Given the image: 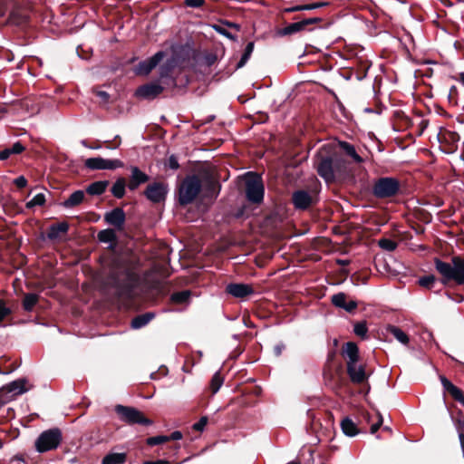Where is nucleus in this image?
<instances>
[{
	"label": "nucleus",
	"instance_id": "obj_1",
	"mask_svg": "<svg viewBox=\"0 0 464 464\" xmlns=\"http://www.w3.org/2000/svg\"><path fill=\"white\" fill-rule=\"evenodd\" d=\"M221 190L218 178L208 170L187 174L175 187L176 203H204L215 200Z\"/></svg>",
	"mask_w": 464,
	"mask_h": 464
},
{
	"label": "nucleus",
	"instance_id": "obj_2",
	"mask_svg": "<svg viewBox=\"0 0 464 464\" xmlns=\"http://www.w3.org/2000/svg\"><path fill=\"white\" fill-rule=\"evenodd\" d=\"M318 175L326 183L345 181L352 177V161L347 160L336 147L326 144L320 148L314 159Z\"/></svg>",
	"mask_w": 464,
	"mask_h": 464
},
{
	"label": "nucleus",
	"instance_id": "obj_3",
	"mask_svg": "<svg viewBox=\"0 0 464 464\" xmlns=\"http://www.w3.org/2000/svg\"><path fill=\"white\" fill-rule=\"evenodd\" d=\"M452 263L441 261L439 258L434 260L436 270L441 276V282L447 284L454 281L458 285L464 284V258L454 256Z\"/></svg>",
	"mask_w": 464,
	"mask_h": 464
},
{
	"label": "nucleus",
	"instance_id": "obj_4",
	"mask_svg": "<svg viewBox=\"0 0 464 464\" xmlns=\"http://www.w3.org/2000/svg\"><path fill=\"white\" fill-rule=\"evenodd\" d=\"M404 183L394 177L378 178L372 186V194L379 199H385L402 195L405 192Z\"/></svg>",
	"mask_w": 464,
	"mask_h": 464
},
{
	"label": "nucleus",
	"instance_id": "obj_5",
	"mask_svg": "<svg viewBox=\"0 0 464 464\" xmlns=\"http://www.w3.org/2000/svg\"><path fill=\"white\" fill-rule=\"evenodd\" d=\"M244 194L248 203H263L265 185L261 174L248 171L243 176Z\"/></svg>",
	"mask_w": 464,
	"mask_h": 464
},
{
	"label": "nucleus",
	"instance_id": "obj_6",
	"mask_svg": "<svg viewBox=\"0 0 464 464\" xmlns=\"http://www.w3.org/2000/svg\"><path fill=\"white\" fill-rule=\"evenodd\" d=\"M115 412L121 421L129 425L140 424L149 426L152 424V420L146 418L140 411L133 407L118 404L115 406Z\"/></svg>",
	"mask_w": 464,
	"mask_h": 464
},
{
	"label": "nucleus",
	"instance_id": "obj_7",
	"mask_svg": "<svg viewBox=\"0 0 464 464\" xmlns=\"http://www.w3.org/2000/svg\"><path fill=\"white\" fill-rule=\"evenodd\" d=\"M62 440V432L59 429H51L40 434L35 441L38 452H45L56 449Z\"/></svg>",
	"mask_w": 464,
	"mask_h": 464
},
{
	"label": "nucleus",
	"instance_id": "obj_8",
	"mask_svg": "<svg viewBox=\"0 0 464 464\" xmlns=\"http://www.w3.org/2000/svg\"><path fill=\"white\" fill-rule=\"evenodd\" d=\"M32 388L28 385L26 379H17L3 386L0 389V400L2 403L13 401L16 396L21 395Z\"/></svg>",
	"mask_w": 464,
	"mask_h": 464
},
{
	"label": "nucleus",
	"instance_id": "obj_9",
	"mask_svg": "<svg viewBox=\"0 0 464 464\" xmlns=\"http://www.w3.org/2000/svg\"><path fill=\"white\" fill-rule=\"evenodd\" d=\"M169 191V188L168 182L164 180H155L147 185L142 194L151 203H164Z\"/></svg>",
	"mask_w": 464,
	"mask_h": 464
},
{
	"label": "nucleus",
	"instance_id": "obj_10",
	"mask_svg": "<svg viewBox=\"0 0 464 464\" xmlns=\"http://www.w3.org/2000/svg\"><path fill=\"white\" fill-rule=\"evenodd\" d=\"M163 92L161 83L158 80L150 81L140 85L135 90V97L142 100L152 101Z\"/></svg>",
	"mask_w": 464,
	"mask_h": 464
},
{
	"label": "nucleus",
	"instance_id": "obj_11",
	"mask_svg": "<svg viewBox=\"0 0 464 464\" xmlns=\"http://www.w3.org/2000/svg\"><path fill=\"white\" fill-rule=\"evenodd\" d=\"M320 22H322V18L319 17L305 18L295 23L288 24L286 26L277 29L276 34L279 36L293 35L302 31H305L309 25Z\"/></svg>",
	"mask_w": 464,
	"mask_h": 464
},
{
	"label": "nucleus",
	"instance_id": "obj_12",
	"mask_svg": "<svg viewBox=\"0 0 464 464\" xmlns=\"http://www.w3.org/2000/svg\"><path fill=\"white\" fill-rule=\"evenodd\" d=\"M84 167L90 170L116 169L123 167L120 160H107L102 157L89 158L84 161Z\"/></svg>",
	"mask_w": 464,
	"mask_h": 464
},
{
	"label": "nucleus",
	"instance_id": "obj_13",
	"mask_svg": "<svg viewBox=\"0 0 464 464\" xmlns=\"http://www.w3.org/2000/svg\"><path fill=\"white\" fill-rule=\"evenodd\" d=\"M165 53L163 51L157 52L151 57L141 61L135 68L137 75H148L164 58Z\"/></svg>",
	"mask_w": 464,
	"mask_h": 464
},
{
	"label": "nucleus",
	"instance_id": "obj_14",
	"mask_svg": "<svg viewBox=\"0 0 464 464\" xmlns=\"http://www.w3.org/2000/svg\"><path fill=\"white\" fill-rule=\"evenodd\" d=\"M130 176L129 178L128 188L130 190H136L140 185L150 181V177L145 172L141 171L137 166L130 168Z\"/></svg>",
	"mask_w": 464,
	"mask_h": 464
},
{
	"label": "nucleus",
	"instance_id": "obj_15",
	"mask_svg": "<svg viewBox=\"0 0 464 464\" xmlns=\"http://www.w3.org/2000/svg\"><path fill=\"white\" fill-rule=\"evenodd\" d=\"M171 68L169 65H162L160 68V77L158 80L161 83L164 91H173L177 89V82H175L174 76L170 74Z\"/></svg>",
	"mask_w": 464,
	"mask_h": 464
},
{
	"label": "nucleus",
	"instance_id": "obj_16",
	"mask_svg": "<svg viewBox=\"0 0 464 464\" xmlns=\"http://www.w3.org/2000/svg\"><path fill=\"white\" fill-rule=\"evenodd\" d=\"M68 229L66 222L53 224L48 228L46 237L52 241H61L67 235Z\"/></svg>",
	"mask_w": 464,
	"mask_h": 464
},
{
	"label": "nucleus",
	"instance_id": "obj_17",
	"mask_svg": "<svg viewBox=\"0 0 464 464\" xmlns=\"http://www.w3.org/2000/svg\"><path fill=\"white\" fill-rule=\"evenodd\" d=\"M226 291L237 298H243L254 294L252 285L247 284H229L227 285Z\"/></svg>",
	"mask_w": 464,
	"mask_h": 464
},
{
	"label": "nucleus",
	"instance_id": "obj_18",
	"mask_svg": "<svg viewBox=\"0 0 464 464\" xmlns=\"http://www.w3.org/2000/svg\"><path fill=\"white\" fill-rule=\"evenodd\" d=\"M347 373L353 383H362L366 380L364 367L358 362L347 364Z\"/></svg>",
	"mask_w": 464,
	"mask_h": 464
},
{
	"label": "nucleus",
	"instance_id": "obj_19",
	"mask_svg": "<svg viewBox=\"0 0 464 464\" xmlns=\"http://www.w3.org/2000/svg\"><path fill=\"white\" fill-rule=\"evenodd\" d=\"M29 22V15L24 14L22 8L14 5L8 16V23L14 25H24Z\"/></svg>",
	"mask_w": 464,
	"mask_h": 464
},
{
	"label": "nucleus",
	"instance_id": "obj_20",
	"mask_svg": "<svg viewBox=\"0 0 464 464\" xmlns=\"http://www.w3.org/2000/svg\"><path fill=\"white\" fill-rule=\"evenodd\" d=\"M105 220L108 224L120 229L124 224L125 213L121 208H116L105 215Z\"/></svg>",
	"mask_w": 464,
	"mask_h": 464
},
{
	"label": "nucleus",
	"instance_id": "obj_21",
	"mask_svg": "<svg viewBox=\"0 0 464 464\" xmlns=\"http://www.w3.org/2000/svg\"><path fill=\"white\" fill-rule=\"evenodd\" d=\"M440 382L443 388L453 397V399L464 405V392L444 376H440Z\"/></svg>",
	"mask_w": 464,
	"mask_h": 464
},
{
	"label": "nucleus",
	"instance_id": "obj_22",
	"mask_svg": "<svg viewBox=\"0 0 464 464\" xmlns=\"http://www.w3.org/2000/svg\"><path fill=\"white\" fill-rule=\"evenodd\" d=\"M343 355L346 358L347 364L358 362L359 349L357 344L353 342L346 343L343 348Z\"/></svg>",
	"mask_w": 464,
	"mask_h": 464
},
{
	"label": "nucleus",
	"instance_id": "obj_23",
	"mask_svg": "<svg viewBox=\"0 0 464 464\" xmlns=\"http://www.w3.org/2000/svg\"><path fill=\"white\" fill-rule=\"evenodd\" d=\"M337 150L345 157H350L354 162H362V158L356 152L353 145L347 141H340Z\"/></svg>",
	"mask_w": 464,
	"mask_h": 464
},
{
	"label": "nucleus",
	"instance_id": "obj_24",
	"mask_svg": "<svg viewBox=\"0 0 464 464\" xmlns=\"http://www.w3.org/2000/svg\"><path fill=\"white\" fill-rule=\"evenodd\" d=\"M25 150L26 147L21 141H16L11 147L0 150V160L4 161L12 156L22 154Z\"/></svg>",
	"mask_w": 464,
	"mask_h": 464
},
{
	"label": "nucleus",
	"instance_id": "obj_25",
	"mask_svg": "<svg viewBox=\"0 0 464 464\" xmlns=\"http://www.w3.org/2000/svg\"><path fill=\"white\" fill-rule=\"evenodd\" d=\"M394 129L401 131L411 126V120L402 111H396L393 114Z\"/></svg>",
	"mask_w": 464,
	"mask_h": 464
},
{
	"label": "nucleus",
	"instance_id": "obj_26",
	"mask_svg": "<svg viewBox=\"0 0 464 464\" xmlns=\"http://www.w3.org/2000/svg\"><path fill=\"white\" fill-rule=\"evenodd\" d=\"M327 5H328V3H325V2H316V3H313V4H307V5H297L295 6L284 8L283 13L290 14V13L305 11V10H314V9L321 8Z\"/></svg>",
	"mask_w": 464,
	"mask_h": 464
},
{
	"label": "nucleus",
	"instance_id": "obj_27",
	"mask_svg": "<svg viewBox=\"0 0 464 464\" xmlns=\"http://www.w3.org/2000/svg\"><path fill=\"white\" fill-rule=\"evenodd\" d=\"M109 184V180L94 181L86 188V192L90 195H102L105 192Z\"/></svg>",
	"mask_w": 464,
	"mask_h": 464
},
{
	"label": "nucleus",
	"instance_id": "obj_28",
	"mask_svg": "<svg viewBox=\"0 0 464 464\" xmlns=\"http://www.w3.org/2000/svg\"><path fill=\"white\" fill-rule=\"evenodd\" d=\"M128 187V183L125 179V178H119L112 185L111 188V194L116 198H122L125 195V188Z\"/></svg>",
	"mask_w": 464,
	"mask_h": 464
},
{
	"label": "nucleus",
	"instance_id": "obj_29",
	"mask_svg": "<svg viewBox=\"0 0 464 464\" xmlns=\"http://www.w3.org/2000/svg\"><path fill=\"white\" fill-rule=\"evenodd\" d=\"M341 428L343 432L349 437H353L359 433L356 424L349 417H345L341 421Z\"/></svg>",
	"mask_w": 464,
	"mask_h": 464
},
{
	"label": "nucleus",
	"instance_id": "obj_30",
	"mask_svg": "<svg viewBox=\"0 0 464 464\" xmlns=\"http://www.w3.org/2000/svg\"><path fill=\"white\" fill-rule=\"evenodd\" d=\"M388 334H392L399 343L406 345L409 343L408 335L399 327L388 325L386 328Z\"/></svg>",
	"mask_w": 464,
	"mask_h": 464
},
{
	"label": "nucleus",
	"instance_id": "obj_31",
	"mask_svg": "<svg viewBox=\"0 0 464 464\" xmlns=\"http://www.w3.org/2000/svg\"><path fill=\"white\" fill-rule=\"evenodd\" d=\"M153 317L154 314L152 313L138 315L131 320V327L133 329H140L145 326Z\"/></svg>",
	"mask_w": 464,
	"mask_h": 464
},
{
	"label": "nucleus",
	"instance_id": "obj_32",
	"mask_svg": "<svg viewBox=\"0 0 464 464\" xmlns=\"http://www.w3.org/2000/svg\"><path fill=\"white\" fill-rule=\"evenodd\" d=\"M292 203H313V198L306 190H296L293 194Z\"/></svg>",
	"mask_w": 464,
	"mask_h": 464
},
{
	"label": "nucleus",
	"instance_id": "obj_33",
	"mask_svg": "<svg viewBox=\"0 0 464 464\" xmlns=\"http://www.w3.org/2000/svg\"><path fill=\"white\" fill-rule=\"evenodd\" d=\"M39 296L36 294L29 293L26 294L23 300V307L25 311L30 312L33 310L34 305L37 304Z\"/></svg>",
	"mask_w": 464,
	"mask_h": 464
},
{
	"label": "nucleus",
	"instance_id": "obj_34",
	"mask_svg": "<svg viewBox=\"0 0 464 464\" xmlns=\"http://www.w3.org/2000/svg\"><path fill=\"white\" fill-rule=\"evenodd\" d=\"M254 46H255L254 42L247 43V44L245 48V51L240 58L239 62L237 64V69H239V68H242L243 66H245V64L247 63V61L249 60V58L254 51Z\"/></svg>",
	"mask_w": 464,
	"mask_h": 464
},
{
	"label": "nucleus",
	"instance_id": "obj_35",
	"mask_svg": "<svg viewBox=\"0 0 464 464\" xmlns=\"http://www.w3.org/2000/svg\"><path fill=\"white\" fill-rule=\"evenodd\" d=\"M125 459L126 456L124 453H112L104 457L102 464H121Z\"/></svg>",
	"mask_w": 464,
	"mask_h": 464
},
{
	"label": "nucleus",
	"instance_id": "obj_36",
	"mask_svg": "<svg viewBox=\"0 0 464 464\" xmlns=\"http://www.w3.org/2000/svg\"><path fill=\"white\" fill-rule=\"evenodd\" d=\"M191 295V292L188 290H184L180 292H177L171 295V301L176 304H185L187 303Z\"/></svg>",
	"mask_w": 464,
	"mask_h": 464
},
{
	"label": "nucleus",
	"instance_id": "obj_37",
	"mask_svg": "<svg viewBox=\"0 0 464 464\" xmlns=\"http://www.w3.org/2000/svg\"><path fill=\"white\" fill-rule=\"evenodd\" d=\"M98 239L103 243H111L116 240V234L113 229H104L98 233Z\"/></svg>",
	"mask_w": 464,
	"mask_h": 464
},
{
	"label": "nucleus",
	"instance_id": "obj_38",
	"mask_svg": "<svg viewBox=\"0 0 464 464\" xmlns=\"http://www.w3.org/2000/svg\"><path fill=\"white\" fill-rule=\"evenodd\" d=\"M442 139L446 142L450 143L451 146H455L457 148V143L459 141L460 137L455 131L446 130L442 134Z\"/></svg>",
	"mask_w": 464,
	"mask_h": 464
},
{
	"label": "nucleus",
	"instance_id": "obj_39",
	"mask_svg": "<svg viewBox=\"0 0 464 464\" xmlns=\"http://www.w3.org/2000/svg\"><path fill=\"white\" fill-rule=\"evenodd\" d=\"M174 79L177 82V89H185L190 82L188 75L182 72L174 76Z\"/></svg>",
	"mask_w": 464,
	"mask_h": 464
},
{
	"label": "nucleus",
	"instance_id": "obj_40",
	"mask_svg": "<svg viewBox=\"0 0 464 464\" xmlns=\"http://www.w3.org/2000/svg\"><path fill=\"white\" fill-rule=\"evenodd\" d=\"M84 199V192L82 190H76L72 192L62 203H82Z\"/></svg>",
	"mask_w": 464,
	"mask_h": 464
},
{
	"label": "nucleus",
	"instance_id": "obj_41",
	"mask_svg": "<svg viewBox=\"0 0 464 464\" xmlns=\"http://www.w3.org/2000/svg\"><path fill=\"white\" fill-rule=\"evenodd\" d=\"M223 384V378L219 372H215L211 379L210 388L213 393H216L218 392L220 387Z\"/></svg>",
	"mask_w": 464,
	"mask_h": 464
},
{
	"label": "nucleus",
	"instance_id": "obj_42",
	"mask_svg": "<svg viewBox=\"0 0 464 464\" xmlns=\"http://www.w3.org/2000/svg\"><path fill=\"white\" fill-rule=\"evenodd\" d=\"M378 245L381 248L387 251H393L397 247V243L389 238H382L379 240Z\"/></svg>",
	"mask_w": 464,
	"mask_h": 464
},
{
	"label": "nucleus",
	"instance_id": "obj_43",
	"mask_svg": "<svg viewBox=\"0 0 464 464\" xmlns=\"http://www.w3.org/2000/svg\"><path fill=\"white\" fill-rule=\"evenodd\" d=\"M418 282L420 286L430 289L433 287L436 282V277L432 275H430L420 277Z\"/></svg>",
	"mask_w": 464,
	"mask_h": 464
},
{
	"label": "nucleus",
	"instance_id": "obj_44",
	"mask_svg": "<svg viewBox=\"0 0 464 464\" xmlns=\"http://www.w3.org/2000/svg\"><path fill=\"white\" fill-rule=\"evenodd\" d=\"M332 303L336 306L340 308H344L346 304V296L343 293H338L336 295H334L332 296Z\"/></svg>",
	"mask_w": 464,
	"mask_h": 464
},
{
	"label": "nucleus",
	"instance_id": "obj_45",
	"mask_svg": "<svg viewBox=\"0 0 464 464\" xmlns=\"http://www.w3.org/2000/svg\"><path fill=\"white\" fill-rule=\"evenodd\" d=\"M353 332L356 335L365 338L368 332L366 324L364 322L357 323L354 325Z\"/></svg>",
	"mask_w": 464,
	"mask_h": 464
},
{
	"label": "nucleus",
	"instance_id": "obj_46",
	"mask_svg": "<svg viewBox=\"0 0 464 464\" xmlns=\"http://www.w3.org/2000/svg\"><path fill=\"white\" fill-rule=\"evenodd\" d=\"M169 440V438L168 436L160 435V436H155V437H150V438L147 439V444L150 446H155V445H159L161 443H165Z\"/></svg>",
	"mask_w": 464,
	"mask_h": 464
},
{
	"label": "nucleus",
	"instance_id": "obj_47",
	"mask_svg": "<svg viewBox=\"0 0 464 464\" xmlns=\"http://www.w3.org/2000/svg\"><path fill=\"white\" fill-rule=\"evenodd\" d=\"M46 194L47 195H51V193L49 191H46L45 192H37L34 195L33 198L29 201H27L26 203H46L47 201V198H46Z\"/></svg>",
	"mask_w": 464,
	"mask_h": 464
},
{
	"label": "nucleus",
	"instance_id": "obj_48",
	"mask_svg": "<svg viewBox=\"0 0 464 464\" xmlns=\"http://www.w3.org/2000/svg\"><path fill=\"white\" fill-rule=\"evenodd\" d=\"M93 93L100 99L101 104H107L110 102L111 95L107 92L94 89Z\"/></svg>",
	"mask_w": 464,
	"mask_h": 464
},
{
	"label": "nucleus",
	"instance_id": "obj_49",
	"mask_svg": "<svg viewBox=\"0 0 464 464\" xmlns=\"http://www.w3.org/2000/svg\"><path fill=\"white\" fill-rule=\"evenodd\" d=\"M165 166L173 170H177L180 167L179 164V161H178V158L174 154L170 155L168 158L167 162L165 163Z\"/></svg>",
	"mask_w": 464,
	"mask_h": 464
},
{
	"label": "nucleus",
	"instance_id": "obj_50",
	"mask_svg": "<svg viewBox=\"0 0 464 464\" xmlns=\"http://www.w3.org/2000/svg\"><path fill=\"white\" fill-rule=\"evenodd\" d=\"M208 419L207 416H203L199 419V420L193 424V430L197 431H203L205 427L207 426Z\"/></svg>",
	"mask_w": 464,
	"mask_h": 464
},
{
	"label": "nucleus",
	"instance_id": "obj_51",
	"mask_svg": "<svg viewBox=\"0 0 464 464\" xmlns=\"http://www.w3.org/2000/svg\"><path fill=\"white\" fill-rule=\"evenodd\" d=\"M456 429L459 432V441L461 440V437L464 438V416L459 418L457 420H456Z\"/></svg>",
	"mask_w": 464,
	"mask_h": 464
},
{
	"label": "nucleus",
	"instance_id": "obj_52",
	"mask_svg": "<svg viewBox=\"0 0 464 464\" xmlns=\"http://www.w3.org/2000/svg\"><path fill=\"white\" fill-rule=\"evenodd\" d=\"M205 3V0H184V5L192 8H200Z\"/></svg>",
	"mask_w": 464,
	"mask_h": 464
},
{
	"label": "nucleus",
	"instance_id": "obj_53",
	"mask_svg": "<svg viewBox=\"0 0 464 464\" xmlns=\"http://www.w3.org/2000/svg\"><path fill=\"white\" fill-rule=\"evenodd\" d=\"M10 308L5 305V303L3 300H0V324L8 314H10Z\"/></svg>",
	"mask_w": 464,
	"mask_h": 464
},
{
	"label": "nucleus",
	"instance_id": "obj_54",
	"mask_svg": "<svg viewBox=\"0 0 464 464\" xmlns=\"http://www.w3.org/2000/svg\"><path fill=\"white\" fill-rule=\"evenodd\" d=\"M103 143H104L105 148H107L109 150H113L120 146L121 138H120V136H116L113 141L106 140Z\"/></svg>",
	"mask_w": 464,
	"mask_h": 464
},
{
	"label": "nucleus",
	"instance_id": "obj_55",
	"mask_svg": "<svg viewBox=\"0 0 464 464\" xmlns=\"http://www.w3.org/2000/svg\"><path fill=\"white\" fill-rule=\"evenodd\" d=\"M204 60L208 66H212L218 61V56L216 53H209L205 55Z\"/></svg>",
	"mask_w": 464,
	"mask_h": 464
},
{
	"label": "nucleus",
	"instance_id": "obj_56",
	"mask_svg": "<svg viewBox=\"0 0 464 464\" xmlns=\"http://www.w3.org/2000/svg\"><path fill=\"white\" fill-rule=\"evenodd\" d=\"M82 144L84 147L92 149V150H99L102 148V142L100 140H95L92 144H90L88 140H82Z\"/></svg>",
	"mask_w": 464,
	"mask_h": 464
},
{
	"label": "nucleus",
	"instance_id": "obj_57",
	"mask_svg": "<svg viewBox=\"0 0 464 464\" xmlns=\"http://www.w3.org/2000/svg\"><path fill=\"white\" fill-rule=\"evenodd\" d=\"M14 184L17 188H24L27 185V179L24 176H19L18 178L14 179Z\"/></svg>",
	"mask_w": 464,
	"mask_h": 464
},
{
	"label": "nucleus",
	"instance_id": "obj_58",
	"mask_svg": "<svg viewBox=\"0 0 464 464\" xmlns=\"http://www.w3.org/2000/svg\"><path fill=\"white\" fill-rule=\"evenodd\" d=\"M382 424V417L381 414L378 413V420L376 423L372 425L371 433L372 434L375 433Z\"/></svg>",
	"mask_w": 464,
	"mask_h": 464
},
{
	"label": "nucleus",
	"instance_id": "obj_59",
	"mask_svg": "<svg viewBox=\"0 0 464 464\" xmlns=\"http://www.w3.org/2000/svg\"><path fill=\"white\" fill-rule=\"evenodd\" d=\"M356 307H357V303L355 301H350L348 303L346 302L343 309L347 312H352L354 309H356Z\"/></svg>",
	"mask_w": 464,
	"mask_h": 464
},
{
	"label": "nucleus",
	"instance_id": "obj_60",
	"mask_svg": "<svg viewBox=\"0 0 464 464\" xmlns=\"http://www.w3.org/2000/svg\"><path fill=\"white\" fill-rule=\"evenodd\" d=\"M458 95V89L456 86H451L449 92V100L452 102Z\"/></svg>",
	"mask_w": 464,
	"mask_h": 464
},
{
	"label": "nucleus",
	"instance_id": "obj_61",
	"mask_svg": "<svg viewBox=\"0 0 464 464\" xmlns=\"http://www.w3.org/2000/svg\"><path fill=\"white\" fill-rule=\"evenodd\" d=\"M169 438V440H179L182 439V433L180 431H173L170 436H168Z\"/></svg>",
	"mask_w": 464,
	"mask_h": 464
},
{
	"label": "nucleus",
	"instance_id": "obj_62",
	"mask_svg": "<svg viewBox=\"0 0 464 464\" xmlns=\"http://www.w3.org/2000/svg\"><path fill=\"white\" fill-rule=\"evenodd\" d=\"M285 349V345L283 343H279L275 346L274 352L276 356H280L283 350Z\"/></svg>",
	"mask_w": 464,
	"mask_h": 464
},
{
	"label": "nucleus",
	"instance_id": "obj_63",
	"mask_svg": "<svg viewBox=\"0 0 464 464\" xmlns=\"http://www.w3.org/2000/svg\"><path fill=\"white\" fill-rule=\"evenodd\" d=\"M143 464H169V461L164 459H158L153 461H145Z\"/></svg>",
	"mask_w": 464,
	"mask_h": 464
},
{
	"label": "nucleus",
	"instance_id": "obj_64",
	"mask_svg": "<svg viewBox=\"0 0 464 464\" xmlns=\"http://www.w3.org/2000/svg\"><path fill=\"white\" fill-rule=\"evenodd\" d=\"M458 80L464 84V72L459 74Z\"/></svg>",
	"mask_w": 464,
	"mask_h": 464
}]
</instances>
